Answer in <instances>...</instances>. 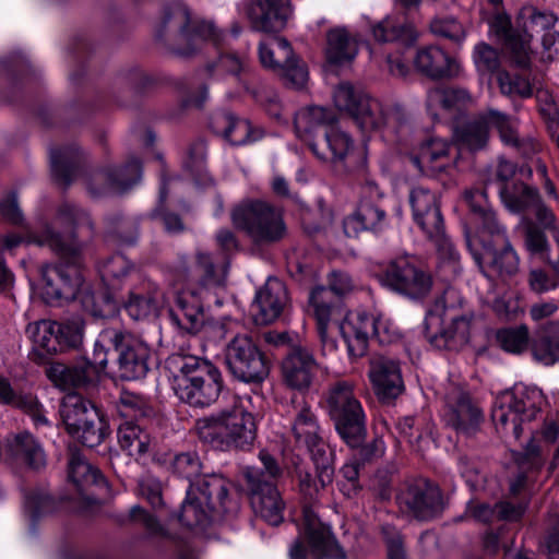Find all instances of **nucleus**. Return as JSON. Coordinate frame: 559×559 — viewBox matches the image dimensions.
<instances>
[{
    "mask_svg": "<svg viewBox=\"0 0 559 559\" xmlns=\"http://www.w3.org/2000/svg\"><path fill=\"white\" fill-rule=\"evenodd\" d=\"M316 478L308 472H298L299 491L304 498L302 516L304 534L310 545L311 554L317 559H345V552L331 533L328 525L323 524L313 507L319 493L329 484L321 485L316 469Z\"/></svg>",
    "mask_w": 559,
    "mask_h": 559,
    "instance_id": "11",
    "label": "nucleus"
},
{
    "mask_svg": "<svg viewBox=\"0 0 559 559\" xmlns=\"http://www.w3.org/2000/svg\"><path fill=\"white\" fill-rule=\"evenodd\" d=\"M471 319L466 314L453 317L447 326L440 329L442 319L431 311L425 319L426 337L438 349L459 350L469 340Z\"/></svg>",
    "mask_w": 559,
    "mask_h": 559,
    "instance_id": "24",
    "label": "nucleus"
},
{
    "mask_svg": "<svg viewBox=\"0 0 559 559\" xmlns=\"http://www.w3.org/2000/svg\"><path fill=\"white\" fill-rule=\"evenodd\" d=\"M472 103V96L467 90L461 87L438 86L427 93L426 105L428 110L436 115L439 109L461 110Z\"/></svg>",
    "mask_w": 559,
    "mask_h": 559,
    "instance_id": "46",
    "label": "nucleus"
},
{
    "mask_svg": "<svg viewBox=\"0 0 559 559\" xmlns=\"http://www.w3.org/2000/svg\"><path fill=\"white\" fill-rule=\"evenodd\" d=\"M451 144L445 140L433 138L424 142L416 155L411 156L412 164L427 176H437L445 171L450 165L449 151Z\"/></svg>",
    "mask_w": 559,
    "mask_h": 559,
    "instance_id": "34",
    "label": "nucleus"
},
{
    "mask_svg": "<svg viewBox=\"0 0 559 559\" xmlns=\"http://www.w3.org/2000/svg\"><path fill=\"white\" fill-rule=\"evenodd\" d=\"M369 379L381 402L389 403L404 391L400 364L392 358L373 357L370 360Z\"/></svg>",
    "mask_w": 559,
    "mask_h": 559,
    "instance_id": "26",
    "label": "nucleus"
},
{
    "mask_svg": "<svg viewBox=\"0 0 559 559\" xmlns=\"http://www.w3.org/2000/svg\"><path fill=\"white\" fill-rule=\"evenodd\" d=\"M60 414L67 431L83 445L94 448L107 436V423L96 407L78 394H68Z\"/></svg>",
    "mask_w": 559,
    "mask_h": 559,
    "instance_id": "16",
    "label": "nucleus"
},
{
    "mask_svg": "<svg viewBox=\"0 0 559 559\" xmlns=\"http://www.w3.org/2000/svg\"><path fill=\"white\" fill-rule=\"evenodd\" d=\"M326 407L341 438L352 448L360 447L366 435V416L349 381L333 383L326 393Z\"/></svg>",
    "mask_w": 559,
    "mask_h": 559,
    "instance_id": "12",
    "label": "nucleus"
},
{
    "mask_svg": "<svg viewBox=\"0 0 559 559\" xmlns=\"http://www.w3.org/2000/svg\"><path fill=\"white\" fill-rule=\"evenodd\" d=\"M499 195L504 206L513 213L530 211L539 198L536 189L523 182L500 188Z\"/></svg>",
    "mask_w": 559,
    "mask_h": 559,
    "instance_id": "51",
    "label": "nucleus"
},
{
    "mask_svg": "<svg viewBox=\"0 0 559 559\" xmlns=\"http://www.w3.org/2000/svg\"><path fill=\"white\" fill-rule=\"evenodd\" d=\"M386 225V213L378 187L368 183L365 195L357 209L343 222L344 233L347 237H358L361 231H379Z\"/></svg>",
    "mask_w": 559,
    "mask_h": 559,
    "instance_id": "22",
    "label": "nucleus"
},
{
    "mask_svg": "<svg viewBox=\"0 0 559 559\" xmlns=\"http://www.w3.org/2000/svg\"><path fill=\"white\" fill-rule=\"evenodd\" d=\"M488 118L490 127L498 131L499 138L504 145L516 148L524 155H530L536 151V145L532 141L520 138L516 118L492 108L488 109Z\"/></svg>",
    "mask_w": 559,
    "mask_h": 559,
    "instance_id": "42",
    "label": "nucleus"
},
{
    "mask_svg": "<svg viewBox=\"0 0 559 559\" xmlns=\"http://www.w3.org/2000/svg\"><path fill=\"white\" fill-rule=\"evenodd\" d=\"M171 388L183 403L194 407L213 404L223 389L222 373L211 361L193 355L174 354L167 361Z\"/></svg>",
    "mask_w": 559,
    "mask_h": 559,
    "instance_id": "5",
    "label": "nucleus"
},
{
    "mask_svg": "<svg viewBox=\"0 0 559 559\" xmlns=\"http://www.w3.org/2000/svg\"><path fill=\"white\" fill-rule=\"evenodd\" d=\"M281 367L284 382L292 389L304 390L311 384L318 364L308 348L292 346L285 354Z\"/></svg>",
    "mask_w": 559,
    "mask_h": 559,
    "instance_id": "28",
    "label": "nucleus"
},
{
    "mask_svg": "<svg viewBox=\"0 0 559 559\" xmlns=\"http://www.w3.org/2000/svg\"><path fill=\"white\" fill-rule=\"evenodd\" d=\"M500 92L509 97L528 98L533 95V87L528 79L519 74L501 71L497 75Z\"/></svg>",
    "mask_w": 559,
    "mask_h": 559,
    "instance_id": "59",
    "label": "nucleus"
},
{
    "mask_svg": "<svg viewBox=\"0 0 559 559\" xmlns=\"http://www.w3.org/2000/svg\"><path fill=\"white\" fill-rule=\"evenodd\" d=\"M8 454L17 463L39 471L46 466V453L41 443L28 431H21L8 439Z\"/></svg>",
    "mask_w": 559,
    "mask_h": 559,
    "instance_id": "36",
    "label": "nucleus"
},
{
    "mask_svg": "<svg viewBox=\"0 0 559 559\" xmlns=\"http://www.w3.org/2000/svg\"><path fill=\"white\" fill-rule=\"evenodd\" d=\"M171 468L175 474L188 479L190 485L203 475V464L195 452H183L175 455L171 461Z\"/></svg>",
    "mask_w": 559,
    "mask_h": 559,
    "instance_id": "58",
    "label": "nucleus"
},
{
    "mask_svg": "<svg viewBox=\"0 0 559 559\" xmlns=\"http://www.w3.org/2000/svg\"><path fill=\"white\" fill-rule=\"evenodd\" d=\"M546 399L536 386L516 385L497 396L491 417L503 428L511 426L512 433L518 439L522 435V424L536 418L546 405Z\"/></svg>",
    "mask_w": 559,
    "mask_h": 559,
    "instance_id": "14",
    "label": "nucleus"
},
{
    "mask_svg": "<svg viewBox=\"0 0 559 559\" xmlns=\"http://www.w3.org/2000/svg\"><path fill=\"white\" fill-rule=\"evenodd\" d=\"M118 412L126 418L146 419L154 415L151 401L139 393L122 391L118 401Z\"/></svg>",
    "mask_w": 559,
    "mask_h": 559,
    "instance_id": "55",
    "label": "nucleus"
},
{
    "mask_svg": "<svg viewBox=\"0 0 559 559\" xmlns=\"http://www.w3.org/2000/svg\"><path fill=\"white\" fill-rule=\"evenodd\" d=\"M210 126L213 132L233 145H245L255 142L263 136L260 129H254L251 123L230 112H217L211 118Z\"/></svg>",
    "mask_w": 559,
    "mask_h": 559,
    "instance_id": "33",
    "label": "nucleus"
},
{
    "mask_svg": "<svg viewBox=\"0 0 559 559\" xmlns=\"http://www.w3.org/2000/svg\"><path fill=\"white\" fill-rule=\"evenodd\" d=\"M159 296L160 292L155 284L143 281L130 289L129 299L124 304L126 310L136 321L156 316Z\"/></svg>",
    "mask_w": 559,
    "mask_h": 559,
    "instance_id": "40",
    "label": "nucleus"
},
{
    "mask_svg": "<svg viewBox=\"0 0 559 559\" xmlns=\"http://www.w3.org/2000/svg\"><path fill=\"white\" fill-rule=\"evenodd\" d=\"M335 115L321 106H308L299 109L295 115L294 127L297 136L306 142L319 159H325V153L320 151L319 142L314 140L319 130L328 129L334 123Z\"/></svg>",
    "mask_w": 559,
    "mask_h": 559,
    "instance_id": "29",
    "label": "nucleus"
},
{
    "mask_svg": "<svg viewBox=\"0 0 559 559\" xmlns=\"http://www.w3.org/2000/svg\"><path fill=\"white\" fill-rule=\"evenodd\" d=\"M319 148L325 153L324 160L345 165L346 159L354 155L355 146L348 133L331 126L319 141Z\"/></svg>",
    "mask_w": 559,
    "mask_h": 559,
    "instance_id": "47",
    "label": "nucleus"
},
{
    "mask_svg": "<svg viewBox=\"0 0 559 559\" xmlns=\"http://www.w3.org/2000/svg\"><path fill=\"white\" fill-rule=\"evenodd\" d=\"M325 56L332 64H343L355 59L358 52L357 38L345 26H335L326 32Z\"/></svg>",
    "mask_w": 559,
    "mask_h": 559,
    "instance_id": "39",
    "label": "nucleus"
},
{
    "mask_svg": "<svg viewBox=\"0 0 559 559\" xmlns=\"http://www.w3.org/2000/svg\"><path fill=\"white\" fill-rule=\"evenodd\" d=\"M170 271L178 282L187 283L178 290L170 320L179 329L195 334L205 322L203 301L209 288L223 285L226 272L216 267L212 253L198 249L194 257L178 254Z\"/></svg>",
    "mask_w": 559,
    "mask_h": 559,
    "instance_id": "2",
    "label": "nucleus"
},
{
    "mask_svg": "<svg viewBox=\"0 0 559 559\" xmlns=\"http://www.w3.org/2000/svg\"><path fill=\"white\" fill-rule=\"evenodd\" d=\"M25 511L32 520L52 513L57 509V501L44 490H32L25 496Z\"/></svg>",
    "mask_w": 559,
    "mask_h": 559,
    "instance_id": "62",
    "label": "nucleus"
},
{
    "mask_svg": "<svg viewBox=\"0 0 559 559\" xmlns=\"http://www.w3.org/2000/svg\"><path fill=\"white\" fill-rule=\"evenodd\" d=\"M287 304L285 284L277 278H270L257 293L251 306L252 317L257 324L265 325L274 322Z\"/></svg>",
    "mask_w": 559,
    "mask_h": 559,
    "instance_id": "31",
    "label": "nucleus"
},
{
    "mask_svg": "<svg viewBox=\"0 0 559 559\" xmlns=\"http://www.w3.org/2000/svg\"><path fill=\"white\" fill-rule=\"evenodd\" d=\"M228 486L229 483L218 474H203L188 489L201 497L209 508L217 513H226L229 511Z\"/></svg>",
    "mask_w": 559,
    "mask_h": 559,
    "instance_id": "38",
    "label": "nucleus"
},
{
    "mask_svg": "<svg viewBox=\"0 0 559 559\" xmlns=\"http://www.w3.org/2000/svg\"><path fill=\"white\" fill-rule=\"evenodd\" d=\"M206 69L212 76H218L221 74L236 76L247 92L253 95L255 94L254 91L250 88L248 79H241L240 76L241 74L246 75L248 73L245 57L234 52H224L219 55L215 62L209 63Z\"/></svg>",
    "mask_w": 559,
    "mask_h": 559,
    "instance_id": "54",
    "label": "nucleus"
},
{
    "mask_svg": "<svg viewBox=\"0 0 559 559\" xmlns=\"http://www.w3.org/2000/svg\"><path fill=\"white\" fill-rule=\"evenodd\" d=\"M309 301L313 308L319 335L322 342L325 343L329 323L338 310L341 301L337 296L325 286L314 287L310 293Z\"/></svg>",
    "mask_w": 559,
    "mask_h": 559,
    "instance_id": "44",
    "label": "nucleus"
},
{
    "mask_svg": "<svg viewBox=\"0 0 559 559\" xmlns=\"http://www.w3.org/2000/svg\"><path fill=\"white\" fill-rule=\"evenodd\" d=\"M156 37L175 56L190 58L201 51L206 41L218 46L223 34L212 22L193 20L183 4L168 8Z\"/></svg>",
    "mask_w": 559,
    "mask_h": 559,
    "instance_id": "6",
    "label": "nucleus"
},
{
    "mask_svg": "<svg viewBox=\"0 0 559 559\" xmlns=\"http://www.w3.org/2000/svg\"><path fill=\"white\" fill-rule=\"evenodd\" d=\"M473 60L479 73H492L500 67V57L497 49L486 43H478L474 47Z\"/></svg>",
    "mask_w": 559,
    "mask_h": 559,
    "instance_id": "64",
    "label": "nucleus"
},
{
    "mask_svg": "<svg viewBox=\"0 0 559 559\" xmlns=\"http://www.w3.org/2000/svg\"><path fill=\"white\" fill-rule=\"evenodd\" d=\"M68 477L87 500L95 499L97 490L102 491L107 488V481L99 469L94 467L76 449H70Z\"/></svg>",
    "mask_w": 559,
    "mask_h": 559,
    "instance_id": "30",
    "label": "nucleus"
},
{
    "mask_svg": "<svg viewBox=\"0 0 559 559\" xmlns=\"http://www.w3.org/2000/svg\"><path fill=\"white\" fill-rule=\"evenodd\" d=\"M261 467L243 468L250 504L253 512L271 525H278L284 520L285 501L276 487V480L283 469L276 459L262 450L259 453Z\"/></svg>",
    "mask_w": 559,
    "mask_h": 559,
    "instance_id": "8",
    "label": "nucleus"
},
{
    "mask_svg": "<svg viewBox=\"0 0 559 559\" xmlns=\"http://www.w3.org/2000/svg\"><path fill=\"white\" fill-rule=\"evenodd\" d=\"M290 431L297 445L308 449L314 467H317L321 485L332 484L334 454L330 445L323 440L318 418L308 404L300 403L295 407Z\"/></svg>",
    "mask_w": 559,
    "mask_h": 559,
    "instance_id": "13",
    "label": "nucleus"
},
{
    "mask_svg": "<svg viewBox=\"0 0 559 559\" xmlns=\"http://www.w3.org/2000/svg\"><path fill=\"white\" fill-rule=\"evenodd\" d=\"M102 280L108 285L116 286L128 276L140 277L134 264L123 254L115 253L99 264Z\"/></svg>",
    "mask_w": 559,
    "mask_h": 559,
    "instance_id": "53",
    "label": "nucleus"
},
{
    "mask_svg": "<svg viewBox=\"0 0 559 559\" xmlns=\"http://www.w3.org/2000/svg\"><path fill=\"white\" fill-rule=\"evenodd\" d=\"M141 162L132 157L123 167L94 169L84 175L83 181L92 198L122 193L141 179Z\"/></svg>",
    "mask_w": 559,
    "mask_h": 559,
    "instance_id": "20",
    "label": "nucleus"
},
{
    "mask_svg": "<svg viewBox=\"0 0 559 559\" xmlns=\"http://www.w3.org/2000/svg\"><path fill=\"white\" fill-rule=\"evenodd\" d=\"M476 235L466 236L467 247L488 278H503L519 270V257L511 246L506 228L497 219L484 190L471 189L464 193Z\"/></svg>",
    "mask_w": 559,
    "mask_h": 559,
    "instance_id": "1",
    "label": "nucleus"
},
{
    "mask_svg": "<svg viewBox=\"0 0 559 559\" xmlns=\"http://www.w3.org/2000/svg\"><path fill=\"white\" fill-rule=\"evenodd\" d=\"M83 159V153L74 145L50 150L51 174L57 182L69 186L75 178Z\"/></svg>",
    "mask_w": 559,
    "mask_h": 559,
    "instance_id": "41",
    "label": "nucleus"
},
{
    "mask_svg": "<svg viewBox=\"0 0 559 559\" xmlns=\"http://www.w3.org/2000/svg\"><path fill=\"white\" fill-rule=\"evenodd\" d=\"M246 15L257 32L277 33L290 15L288 0H251L246 7Z\"/></svg>",
    "mask_w": 559,
    "mask_h": 559,
    "instance_id": "27",
    "label": "nucleus"
},
{
    "mask_svg": "<svg viewBox=\"0 0 559 559\" xmlns=\"http://www.w3.org/2000/svg\"><path fill=\"white\" fill-rule=\"evenodd\" d=\"M234 226L259 247L280 242L287 234L283 213L263 200H243L230 214Z\"/></svg>",
    "mask_w": 559,
    "mask_h": 559,
    "instance_id": "9",
    "label": "nucleus"
},
{
    "mask_svg": "<svg viewBox=\"0 0 559 559\" xmlns=\"http://www.w3.org/2000/svg\"><path fill=\"white\" fill-rule=\"evenodd\" d=\"M416 70L431 79H444L457 73V64L443 49L427 46L417 50L414 57Z\"/></svg>",
    "mask_w": 559,
    "mask_h": 559,
    "instance_id": "35",
    "label": "nucleus"
},
{
    "mask_svg": "<svg viewBox=\"0 0 559 559\" xmlns=\"http://www.w3.org/2000/svg\"><path fill=\"white\" fill-rule=\"evenodd\" d=\"M117 438L121 450L135 459L147 453L152 443L151 436L145 428L132 420H126L119 426Z\"/></svg>",
    "mask_w": 559,
    "mask_h": 559,
    "instance_id": "48",
    "label": "nucleus"
},
{
    "mask_svg": "<svg viewBox=\"0 0 559 559\" xmlns=\"http://www.w3.org/2000/svg\"><path fill=\"white\" fill-rule=\"evenodd\" d=\"M400 508L419 521H428L441 513L443 509L440 490L427 483L407 486L399 496Z\"/></svg>",
    "mask_w": 559,
    "mask_h": 559,
    "instance_id": "25",
    "label": "nucleus"
},
{
    "mask_svg": "<svg viewBox=\"0 0 559 559\" xmlns=\"http://www.w3.org/2000/svg\"><path fill=\"white\" fill-rule=\"evenodd\" d=\"M374 313L355 311L349 313L340 324V332L347 345L349 357H362L368 349V338L373 336Z\"/></svg>",
    "mask_w": 559,
    "mask_h": 559,
    "instance_id": "32",
    "label": "nucleus"
},
{
    "mask_svg": "<svg viewBox=\"0 0 559 559\" xmlns=\"http://www.w3.org/2000/svg\"><path fill=\"white\" fill-rule=\"evenodd\" d=\"M107 234L121 245H133L139 237V223L134 217H124L119 214L106 218Z\"/></svg>",
    "mask_w": 559,
    "mask_h": 559,
    "instance_id": "56",
    "label": "nucleus"
},
{
    "mask_svg": "<svg viewBox=\"0 0 559 559\" xmlns=\"http://www.w3.org/2000/svg\"><path fill=\"white\" fill-rule=\"evenodd\" d=\"M80 298L83 309L94 318H109L116 314L117 304L107 294L95 295L87 289H81Z\"/></svg>",
    "mask_w": 559,
    "mask_h": 559,
    "instance_id": "57",
    "label": "nucleus"
},
{
    "mask_svg": "<svg viewBox=\"0 0 559 559\" xmlns=\"http://www.w3.org/2000/svg\"><path fill=\"white\" fill-rule=\"evenodd\" d=\"M26 241L47 246L60 258L58 263L47 264L40 269L45 300L48 304H60L78 298L83 286L81 273L83 246L74 235L71 234L66 238L47 224L40 233H28Z\"/></svg>",
    "mask_w": 559,
    "mask_h": 559,
    "instance_id": "3",
    "label": "nucleus"
},
{
    "mask_svg": "<svg viewBox=\"0 0 559 559\" xmlns=\"http://www.w3.org/2000/svg\"><path fill=\"white\" fill-rule=\"evenodd\" d=\"M0 401L29 415L35 426L48 425V419L37 399L32 394H19L10 381L2 376H0Z\"/></svg>",
    "mask_w": 559,
    "mask_h": 559,
    "instance_id": "45",
    "label": "nucleus"
},
{
    "mask_svg": "<svg viewBox=\"0 0 559 559\" xmlns=\"http://www.w3.org/2000/svg\"><path fill=\"white\" fill-rule=\"evenodd\" d=\"M497 342L503 350L521 354L528 346V329L525 325L502 329L497 332Z\"/></svg>",
    "mask_w": 559,
    "mask_h": 559,
    "instance_id": "60",
    "label": "nucleus"
},
{
    "mask_svg": "<svg viewBox=\"0 0 559 559\" xmlns=\"http://www.w3.org/2000/svg\"><path fill=\"white\" fill-rule=\"evenodd\" d=\"M490 122L488 110L480 112L475 118L455 128L456 142L469 151L484 148L489 140Z\"/></svg>",
    "mask_w": 559,
    "mask_h": 559,
    "instance_id": "43",
    "label": "nucleus"
},
{
    "mask_svg": "<svg viewBox=\"0 0 559 559\" xmlns=\"http://www.w3.org/2000/svg\"><path fill=\"white\" fill-rule=\"evenodd\" d=\"M378 280L383 287L412 300L427 297L432 287L431 274L408 255L390 260Z\"/></svg>",
    "mask_w": 559,
    "mask_h": 559,
    "instance_id": "17",
    "label": "nucleus"
},
{
    "mask_svg": "<svg viewBox=\"0 0 559 559\" xmlns=\"http://www.w3.org/2000/svg\"><path fill=\"white\" fill-rule=\"evenodd\" d=\"M102 340L109 342L117 353L120 376L127 380L145 377L150 366L151 348L142 340L119 329H105Z\"/></svg>",
    "mask_w": 559,
    "mask_h": 559,
    "instance_id": "19",
    "label": "nucleus"
},
{
    "mask_svg": "<svg viewBox=\"0 0 559 559\" xmlns=\"http://www.w3.org/2000/svg\"><path fill=\"white\" fill-rule=\"evenodd\" d=\"M408 200L415 223L435 242L440 255L456 261L459 254L444 234L438 194L425 187H415L411 190Z\"/></svg>",
    "mask_w": 559,
    "mask_h": 559,
    "instance_id": "15",
    "label": "nucleus"
},
{
    "mask_svg": "<svg viewBox=\"0 0 559 559\" xmlns=\"http://www.w3.org/2000/svg\"><path fill=\"white\" fill-rule=\"evenodd\" d=\"M335 106L347 112L364 131L370 132L383 127L395 128L405 120L400 108L384 110L382 104L349 82L340 83L333 93Z\"/></svg>",
    "mask_w": 559,
    "mask_h": 559,
    "instance_id": "10",
    "label": "nucleus"
},
{
    "mask_svg": "<svg viewBox=\"0 0 559 559\" xmlns=\"http://www.w3.org/2000/svg\"><path fill=\"white\" fill-rule=\"evenodd\" d=\"M259 56L264 67L278 73L292 86L299 88L307 82V68L295 56L287 39L275 37L270 43H261Z\"/></svg>",
    "mask_w": 559,
    "mask_h": 559,
    "instance_id": "21",
    "label": "nucleus"
},
{
    "mask_svg": "<svg viewBox=\"0 0 559 559\" xmlns=\"http://www.w3.org/2000/svg\"><path fill=\"white\" fill-rule=\"evenodd\" d=\"M214 512L212 508L204 504V500H202L201 497L188 489L187 499L182 503L178 520L182 525L189 528H204L210 524Z\"/></svg>",
    "mask_w": 559,
    "mask_h": 559,
    "instance_id": "52",
    "label": "nucleus"
},
{
    "mask_svg": "<svg viewBox=\"0 0 559 559\" xmlns=\"http://www.w3.org/2000/svg\"><path fill=\"white\" fill-rule=\"evenodd\" d=\"M397 428L416 451L421 452L426 445H429L430 436L428 433L423 435L420 423L416 417H404L399 421Z\"/></svg>",
    "mask_w": 559,
    "mask_h": 559,
    "instance_id": "63",
    "label": "nucleus"
},
{
    "mask_svg": "<svg viewBox=\"0 0 559 559\" xmlns=\"http://www.w3.org/2000/svg\"><path fill=\"white\" fill-rule=\"evenodd\" d=\"M58 329V322L49 320H40L27 325L26 334L40 356L52 355L60 350Z\"/></svg>",
    "mask_w": 559,
    "mask_h": 559,
    "instance_id": "49",
    "label": "nucleus"
},
{
    "mask_svg": "<svg viewBox=\"0 0 559 559\" xmlns=\"http://www.w3.org/2000/svg\"><path fill=\"white\" fill-rule=\"evenodd\" d=\"M225 361L233 377L245 383H261L270 374L269 358L248 334L235 335L227 343Z\"/></svg>",
    "mask_w": 559,
    "mask_h": 559,
    "instance_id": "18",
    "label": "nucleus"
},
{
    "mask_svg": "<svg viewBox=\"0 0 559 559\" xmlns=\"http://www.w3.org/2000/svg\"><path fill=\"white\" fill-rule=\"evenodd\" d=\"M491 31L503 43L513 61L526 68L533 52L532 43L540 39L547 59L559 55V21L551 14L533 8L522 9L515 26L507 15L498 14L491 22Z\"/></svg>",
    "mask_w": 559,
    "mask_h": 559,
    "instance_id": "4",
    "label": "nucleus"
},
{
    "mask_svg": "<svg viewBox=\"0 0 559 559\" xmlns=\"http://www.w3.org/2000/svg\"><path fill=\"white\" fill-rule=\"evenodd\" d=\"M93 365L82 360L73 366L53 364L47 369L48 378L61 390L86 389L93 383Z\"/></svg>",
    "mask_w": 559,
    "mask_h": 559,
    "instance_id": "37",
    "label": "nucleus"
},
{
    "mask_svg": "<svg viewBox=\"0 0 559 559\" xmlns=\"http://www.w3.org/2000/svg\"><path fill=\"white\" fill-rule=\"evenodd\" d=\"M55 222L60 226L85 227L90 234L93 231V224L88 214L69 202H64L59 206Z\"/></svg>",
    "mask_w": 559,
    "mask_h": 559,
    "instance_id": "61",
    "label": "nucleus"
},
{
    "mask_svg": "<svg viewBox=\"0 0 559 559\" xmlns=\"http://www.w3.org/2000/svg\"><path fill=\"white\" fill-rule=\"evenodd\" d=\"M194 429L201 441L221 450L246 449L257 438L255 419L242 403L199 418Z\"/></svg>",
    "mask_w": 559,
    "mask_h": 559,
    "instance_id": "7",
    "label": "nucleus"
},
{
    "mask_svg": "<svg viewBox=\"0 0 559 559\" xmlns=\"http://www.w3.org/2000/svg\"><path fill=\"white\" fill-rule=\"evenodd\" d=\"M372 34L379 43H400L404 46L413 45L418 37L415 26L406 22H396L385 19L372 27Z\"/></svg>",
    "mask_w": 559,
    "mask_h": 559,
    "instance_id": "50",
    "label": "nucleus"
},
{
    "mask_svg": "<svg viewBox=\"0 0 559 559\" xmlns=\"http://www.w3.org/2000/svg\"><path fill=\"white\" fill-rule=\"evenodd\" d=\"M444 418L449 426L465 435L477 429L483 419L481 412L463 388L449 384L444 393Z\"/></svg>",
    "mask_w": 559,
    "mask_h": 559,
    "instance_id": "23",
    "label": "nucleus"
}]
</instances>
